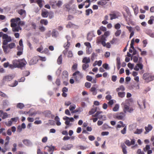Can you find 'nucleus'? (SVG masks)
Instances as JSON below:
<instances>
[{"instance_id": "c756f323", "label": "nucleus", "mask_w": 154, "mask_h": 154, "mask_svg": "<svg viewBox=\"0 0 154 154\" xmlns=\"http://www.w3.org/2000/svg\"><path fill=\"white\" fill-rule=\"evenodd\" d=\"M62 57L61 55H60L57 60V62L58 64L60 65L61 64L62 61Z\"/></svg>"}, {"instance_id": "ea45409f", "label": "nucleus", "mask_w": 154, "mask_h": 154, "mask_svg": "<svg viewBox=\"0 0 154 154\" xmlns=\"http://www.w3.org/2000/svg\"><path fill=\"white\" fill-rule=\"evenodd\" d=\"M76 108V106L75 104H72L70 105L69 107V109L72 112L74 111Z\"/></svg>"}, {"instance_id": "69168bd1", "label": "nucleus", "mask_w": 154, "mask_h": 154, "mask_svg": "<svg viewBox=\"0 0 154 154\" xmlns=\"http://www.w3.org/2000/svg\"><path fill=\"white\" fill-rule=\"evenodd\" d=\"M150 149V146L149 145H146V147L144 148L143 150L144 151L146 152L149 150Z\"/></svg>"}, {"instance_id": "58836bf2", "label": "nucleus", "mask_w": 154, "mask_h": 154, "mask_svg": "<svg viewBox=\"0 0 154 154\" xmlns=\"http://www.w3.org/2000/svg\"><path fill=\"white\" fill-rule=\"evenodd\" d=\"M92 52L91 47L89 48H86V53L88 54H91Z\"/></svg>"}, {"instance_id": "774afa93", "label": "nucleus", "mask_w": 154, "mask_h": 154, "mask_svg": "<svg viewBox=\"0 0 154 154\" xmlns=\"http://www.w3.org/2000/svg\"><path fill=\"white\" fill-rule=\"evenodd\" d=\"M70 44L69 42L68 41L67 42V45L64 47L65 49L66 50L68 49V48L70 46Z\"/></svg>"}, {"instance_id": "423d86ee", "label": "nucleus", "mask_w": 154, "mask_h": 154, "mask_svg": "<svg viewBox=\"0 0 154 154\" xmlns=\"http://www.w3.org/2000/svg\"><path fill=\"white\" fill-rule=\"evenodd\" d=\"M27 63V62L24 59H20L18 68L22 69L25 66Z\"/></svg>"}, {"instance_id": "39448f33", "label": "nucleus", "mask_w": 154, "mask_h": 154, "mask_svg": "<svg viewBox=\"0 0 154 154\" xmlns=\"http://www.w3.org/2000/svg\"><path fill=\"white\" fill-rule=\"evenodd\" d=\"M74 76L75 80L76 81H79L82 77V74L79 71H77L73 74Z\"/></svg>"}, {"instance_id": "ddd939ff", "label": "nucleus", "mask_w": 154, "mask_h": 154, "mask_svg": "<svg viewBox=\"0 0 154 154\" xmlns=\"http://www.w3.org/2000/svg\"><path fill=\"white\" fill-rule=\"evenodd\" d=\"M17 12L23 18H24L26 16V11L24 10L23 9H20Z\"/></svg>"}, {"instance_id": "6ab92c4d", "label": "nucleus", "mask_w": 154, "mask_h": 154, "mask_svg": "<svg viewBox=\"0 0 154 154\" xmlns=\"http://www.w3.org/2000/svg\"><path fill=\"white\" fill-rule=\"evenodd\" d=\"M34 110L33 109H30L28 112H24V113L29 114V116H32L35 114Z\"/></svg>"}, {"instance_id": "72a5a7b5", "label": "nucleus", "mask_w": 154, "mask_h": 154, "mask_svg": "<svg viewBox=\"0 0 154 154\" xmlns=\"http://www.w3.org/2000/svg\"><path fill=\"white\" fill-rule=\"evenodd\" d=\"M54 119L56 122V124L57 125H61V123L60 122V119L58 116H56L55 117Z\"/></svg>"}, {"instance_id": "9d476101", "label": "nucleus", "mask_w": 154, "mask_h": 154, "mask_svg": "<svg viewBox=\"0 0 154 154\" xmlns=\"http://www.w3.org/2000/svg\"><path fill=\"white\" fill-rule=\"evenodd\" d=\"M63 119L65 121V124L66 125H68L70 122H72L74 121V119L73 118H69L66 116L64 117Z\"/></svg>"}, {"instance_id": "6e6552de", "label": "nucleus", "mask_w": 154, "mask_h": 154, "mask_svg": "<svg viewBox=\"0 0 154 154\" xmlns=\"http://www.w3.org/2000/svg\"><path fill=\"white\" fill-rule=\"evenodd\" d=\"M125 116V114L124 112H121L120 113L115 115V118L119 120L124 119Z\"/></svg>"}, {"instance_id": "f03ea898", "label": "nucleus", "mask_w": 154, "mask_h": 154, "mask_svg": "<svg viewBox=\"0 0 154 154\" xmlns=\"http://www.w3.org/2000/svg\"><path fill=\"white\" fill-rule=\"evenodd\" d=\"M109 32L108 31L105 32L104 34L98 37L97 39V43H101L102 45H105V42L106 41V38L109 35Z\"/></svg>"}, {"instance_id": "79ce46f5", "label": "nucleus", "mask_w": 154, "mask_h": 154, "mask_svg": "<svg viewBox=\"0 0 154 154\" xmlns=\"http://www.w3.org/2000/svg\"><path fill=\"white\" fill-rule=\"evenodd\" d=\"M89 65L88 64L85 63L82 65V69L83 70H85L86 69L88 68Z\"/></svg>"}, {"instance_id": "473e14b6", "label": "nucleus", "mask_w": 154, "mask_h": 154, "mask_svg": "<svg viewBox=\"0 0 154 154\" xmlns=\"http://www.w3.org/2000/svg\"><path fill=\"white\" fill-rule=\"evenodd\" d=\"M26 126H18L17 128V131L20 132L22 129H24L26 128Z\"/></svg>"}, {"instance_id": "3c124183", "label": "nucleus", "mask_w": 154, "mask_h": 154, "mask_svg": "<svg viewBox=\"0 0 154 154\" xmlns=\"http://www.w3.org/2000/svg\"><path fill=\"white\" fill-rule=\"evenodd\" d=\"M97 56L96 54L94 53H93L91 55V59L92 61H93L95 57H96Z\"/></svg>"}, {"instance_id": "dca6fc26", "label": "nucleus", "mask_w": 154, "mask_h": 154, "mask_svg": "<svg viewBox=\"0 0 154 154\" xmlns=\"http://www.w3.org/2000/svg\"><path fill=\"white\" fill-rule=\"evenodd\" d=\"M18 119L17 117L11 118L10 120L8 122V124L9 125H11L12 124H15V123L17 122Z\"/></svg>"}, {"instance_id": "bf43d9fd", "label": "nucleus", "mask_w": 154, "mask_h": 154, "mask_svg": "<svg viewBox=\"0 0 154 154\" xmlns=\"http://www.w3.org/2000/svg\"><path fill=\"white\" fill-rule=\"evenodd\" d=\"M13 148L12 149V151L13 152H14L17 150V144L16 143H14L13 144Z\"/></svg>"}, {"instance_id": "052dcab7", "label": "nucleus", "mask_w": 154, "mask_h": 154, "mask_svg": "<svg viewBox=\"0 0 154 154\" xmlns=\"http://www.w3.org/2000/svg\"><path fill=\"white\" fill-rule=\"evenodd\" d=\"M120 27L121 25L119 23H117L115 25V29L117 30H119V29H120Z\"/></svg>"}, {"instance_id": "680f3d73", "label": "nucleus", "mask_w": 154, "mask_h": 154, "mask_svg": "<svg viewBox=\"0 0 154 154\" xmlns=\"http://www.w3.org/2000/svg\"><path fill=\"white\" fill-rule=\"evenodd\" d=\"M19 22L18 23V26H23L25 24V22L23 21H21L20 20L19 21Z\"/></svg>"}, {"instance_id": "a19ab883", "label": "nucleus", "mask_w": 154, "mask_h": 154, "mask_svg": "<svg viewBox=\"0 0 154 154\" xmlns=\"http://www.w3.org/2000/svg\"><path fill=\"white\" fill-rule=\"evenodd\" d=\"M109 15L110 16V20H111L117 18L116 15L115 14H110Z\"/></svg>"}, {"instance_id": "5fc2aeb1", "label": "nucleus", "mask_w": 154, "mask_h": 154, "mask_svg": "<svg viewBox=\"0 0 154 154\" xmlns=\"http://www.w3.org/2000/svg\"><path fill=\"white\" fill-rule=\"evenodd\" d=\"M73 57V53L71 51H69L68 52L67 57Z\"/></svg>"}, {"instance_id": "412c9836", "label": "nucleus", "mask_w": 154, "mask_h": 154, "mask_svg": "<svg viewBox=\"0 0 154 154\" xmlns=\"http://www.w3.org/2000/svg\"><path fill=\"white\" fill-rule=\"evenodd\" d=\"M145 128L146 131L144 132V134H146L152 130V126H147L145 127Z\"/></svg>"}, {"instance_id": "e433bc0d", "label": "nucleus", "mask_w": 154, "mask_h": 154, "mask_svg": "<svg viewBox=\"0 0 154 154\" xmlns=\"http://www.w3.org/2000/svg\"><path fill=\"white\" fill-rule=\"evenodd\" d=\"M125 90V88L123 85H121L119 88H118L116 89L117 92L119 91L120 90L124 91Z\"/></svg>"}, {"instance_id": "2f4dec72", "label": "nucleus", "mask_w": 154, "mask_h": 154, "mask_svg": "<svg viewBox=\"0 0 154 154\" xmlns=\"http://www.w3.org/2000/svg\"><path fill=\"white\" fill-rule=\"evenodd\" d=\"M68 77V73L66 71H64L62 73V77L67 78Z\"/></svg>"}, {"instance_id": "f3484780", "label": "nucleus", "mask_w": 154, "mask_h": 154, "mask_svg": "<svg viewBox=\"0 0 154 154\" xmlns=\"http://www.w3.org/2000/svg\"><path fill=\"white\" fill-rule=\"evenodd\" d=\"M73 147V145L72 144H67L63 146L62 148V149H64L65 150H67L70 149Z\"/></svg>"}, {"instance_id": "de8ad7c7", "label": "nucleus", "mask_w": 154, "mask_h": 154, "mask_svg": "<svg viewBox=\"0 0 154 154\" xmlns=\"http://www.w3.org/2000/svg\"><path fill=\"white\" fill-rule=\"evenodd\" d=\"M121 33V30H117L115 33V35L116 37L120 35Z\"/></svg>"}, {"instance_id": "8fccbe9b", "label": "nucleus", "mask_w": 154, "mask_h": 154, "mask_svg": "<svg viewBox=\"0 0 154 154\" xmlns=\"http://www.w3.org/2000/svg\"><path fill=\"white\" fill-rule=\"evenodd\" d=\"M0 96L4 98H7L8 97L6 94L0 91Z\"/></svg>"}, {"instance_id": "f257e3e1", "label": "nucleus", "mask_w": 154, "mask_h": 154, "mask_svg": "<svg viewBox=\"0 0 154 154\" xmlns=\"http://www.w3.org/2000/svg\"><path fill=\"white\" fill-rule=\"evenodd\" d=\"M19 20H20V18L19 17L12 18L11 20V26L12 28V30L13 32H18L19 30H21L20 26L17 25V22Z\"/></svg>"}, {"instance_id": "a211bd4d", "label": "nucleus", "mask_w": 154, "mask_h": 154, "mask_svg": "<svg viewBox=\"0 0 154 154\" xmlns=\"http://www.w3.org/2000/svg\"><path fill=\"white\" fill-rule=\"evenodd\" d=\"M102 113L103 112L102 111H98L94 115H93V116L95 117L98 116L99 119H102L103 116L102 115H100V114Z\"/></svg>"}, {"instance_id": "4468645a", "label": "nucleus", "mask_w": 154, "mask_h": 154, "mask_svg": "<svg viewBox=\"0 0 154 154\" xmlns=\"http://www.w3.org/2000/svg\"><path fill=\"white\" fill-rule=\"evenodd\" d=\"M46 147H47L48 148V151L49 152H50L51 151H52V152L54 151V146H47L45 147V148H46ZM44 154H48V153L47 152H44ZM50 154H53V152H52Z\"/></svg>"}, {"instance_id": "09e8293b", "label": "nucleus", "mask_w": 154, "mask_h": 154, "mask_svg": "<svg viewBox=\"0 0 154 154\" xmlns=\"http://www.w3.org/2000/svg\"><path fill=\"white\" fill-rule=\"evenodd\" d=\"M119 105L117 104H116L115 105V106L112 109L113 111L114 112H116L118 111L119 109Z\"/></svg>"}, {"instance_id": "e2e57ef3", "label": "nucleus", "mask_w": 154, "mask_h": 154, "mask_svg": "<svg viewBox=\"0 0 154 154\" xmlns=\"http://www.w3.org/2000/svg\"><path fill=\"white\" fill-rule=\"evenodd\" d=\"M55 83L57 86H59L60 84V81L59 79H57L55 82Z\"/></svg>"}, {"instance_id": "0e129e2a", "label": "nucleus", "mask_w": 154, "mask_h": 154, "mask_svg": "<svg viewBox=\"0 0 154 154\" xmlns=\"http://www.w3.org/2000/svg\"><path fill=\"white\" fill-rule=\"evenodd\" d=\"M5 129L4 128L0 129V133H2V134L4 135H6V134L4 131Z\"/></svg>"}, {"instance_id": "2eb2a0df", "label": "nucleus", "mask_w": 154, "mask_h": 154, "mask_svg": "<svg viewBox=\"0 0 154 154\" xmlns=\"http://www.w3.org/2000/svg\"><path fill=\"white\" fill-rule=\"evenodd\" d=\"M143 67V65L141 63L137 64L134 68V69L136 71H138L139 69H142Z\"/></svg>"}, {"instance_id": "f8f14e48", "label": "nucleus", "mask_w": 154, "mask_h": 154, "mask_svg": "<svg viewBox=\"0 0 154 154\" xmlns=\"http://www.w3.org/2000/svg\"><path fill=\"white\" fill-rule=\"evenodd\" d=\"M135 140L134 139H132L131 142L129 140H127L125 141V143L128 146H130L131 145L134 144Z\"/></svg>"}, {"instance_id": "5701e85b", "label": "nucleus", "mask_w": 154, "mask_h": 154, "mask_svg": "<svg viewBox=\"0 0 154 154\" xmlns=\"http://www.w3.org/2000/svg\"><path fill=\"white\" fill-rule=\"evenodd\" d=\"M107 2L106 0H100L97 2V4L98 5L103 6L106 5Z\"/></svg>"}, {"instance_id": "c03bdc74", "label": "nucleus", "mask_w": 154, "mask_h": 154, "mask_svg": "<svg viewBox=\"0 0 154 154\" xmlns=\"http://www.w3.org/2000/svg\"><path fill=\"white\" fill-rule=\"evenodd\" d=\"M37 3L39 7L41 8L43 6V5L42 3V0H37L36 2Z\"/></svg>"}, {"instance_id": "49530a36", "label": "nucleus", "mask_w": 154, "mask_h": 154, "mask_svg": "<svg viewBox=\"0 0 154 154\" xmlns=\"http://www.w3.org/2000/svg\"><path fill=\"white\" fill-rule=\"evenodd\" d=\"M86 15L87 16H88L89 15L90 13H92L93 11L91 9H88L86 10Z\"/></svg>"}, {"instance_id": "393cba45", "label": "nucleus", "mask_w": 154, "mask_h": 154, "mask_svg": "<svg viewBox=\"0 0 154 154\" xmlns=\"http://www.w3.org/2000/svg\"><path fill=\"white\" fill-rule=\"evenodd\" d=\"M23 143L27 146H29L31 145V142L28 140L24 139L23 140Z\"/></svg>"}, {"instance_id": "0eeeda50", "label": "nucleus", "mask_w": 154, "mask_h": 154, "mask_svg": "<svg viewBox=\"0 0 154 154\" xmlns=\"http://www.w3.org/2000/svg\"><path fill=\"white\" fill-rule=\"evenodd\" d=\"M123 110V111L124 112L125 114L127 112H128L130 113H131L134 110L132 108L130 107L129 106L127 105H124Z\"/></svg>"}, {"instance_id": "7ed1b4c3", "label": "nucleus", "mask_w": 154, "mask_h": 154, "mask_svg": "<svg viewBox=\"0 0 154 154\" xmlns=\"http://www.w3.org/2000/svg\"><path fill=\"white\" fill-rule=\"evenodd\" d=\"M0 37H2L3 40L2 45H6L8 42H11L12 40L11 36H9L6 34L2 32H0Z\"/></svg>"}, {"instance_id": "20e7f679", "label": "nucleus", "mask_w": 154, "mask_h": 154, "mask_svg": "<svg viewBox=\"0 0 154 154\" xmlns=\"http://www.w3.org/2000/svg\"><path fill=\"white\" fill-rule=\"evenodd\" d=\"M16 46V44L14 43H11L9 44L6 45H2V48L3 50V51L5 53H7L9 52L8 51V49H12L13 48H15Z\"/></svg>"}, {"instance_id": "7c9ffc66", "label": "nucleus", "mask_w": 154, "mask_h": 154, "mask_svg": "<svg viewBox=\"0 0 154 154\" xmlns=\"http://www.w3.org/2000/svg\"><path fill=\"white\" fill-rule=\"evenodd\" d=\"M51 35L52 37H56L58 35V32L54 29L52 30Z\"/></svg>"}, {"instance_id": "bb28decb", "label": "nucleus", "mask_w": 154, "mask_h": 154, "mask_svg": "<svg viewBox=\"0 0 154 154\" xmlns=\"http://www.w3.org/2000/svg\"><path fill=\"white\" fill-rule=\"evenodd\" d=\"M20 59L15 60L13 61L12 63L16 68L18 67Z\"/></svg>"}, {"instance_id": "aec40b11", "label": "nucleus", "mask_w": 154, "mask_h": 154, "mask_svg": "<svg viewBox=\"0 0 154 154\" xmlns=\"http://www.w3.org/2000/svg\"><path fill=\"white\" fill-rule=\"evenodd\" d=\"M38 60L37 57H34L30 60L29 63L31 64H34L36 63Z\"/></svg>"}, {"instance_id": "603ef678", "label": "nucleus", "mask_w": 154, "mask_h": 154, "mask_svg": "<svg viewBox=\"0 0 154 154\" xmlns=\"http://www.w3.org/2000/svg\"><path fill=\"white\" fill-rule=\"evenodd\" d=\"M149 75L147 73H145L144 74L143 76V79L146 80H147Z\"/></svg>"}, {"instance_id": "338daca9", "label": "nucleus", "mask_w": 154, "mask_h": 154, "mask_svg": "<svg viewBox=\"0 0 154 154\" xmlns=\"http://www.w3.org/2000/svg\"><path fill=\"white\" fill-rule=\"evenodd\" d=\"M117 77L116 76L113 75H112V77L111 80L113 82H115L117 80Z\"/></svg>"}, {"instance_id": "6e6d98bb", "label": "nucleus", "mask_w": 154, "mask_h": 154, "mask_svg": "<svg viewBox=\"0 0 154 154\" xmlns=\"http://www.w3.org/2000/svg\"><path fill=\"white\" fill-rule=\"evenodd\" d=\"M134 38L131 41V43L130 44L131 48H132L133 49H134Z\"/></svg>"}, {"instance_id": "b1692460", "label": "nucleus", "mask_w": 154, "mask_h": 154, "mask_svg": "<svg viewBox=\"0 0 154 154\" xmlns=\"http://www.w3.org/2000/svg\"><path fill=\"white\" fill-rule=\"evenodd\" d=\"M122 151L124 154H127V146L124 144H123L122 145Z\"/></svg>"}, {"instance_id": "c9c22d12", "label": "nucleus", "mask_w": 154, "mask_h": 154, "mask_svg": "<svg viewBox=\"0 0 154 154\" xmlns=\"http://www.w3.org/2000/svg\"><path fill=\"white\" fill-rule=\"evenodd\" d=\"M118 96L119 97L123 98L125 97V92L123 91L122 92H119L118 93Z\"/></svg>"}, {"instance_id": "1a4fd4ad", "label": "nucleus", "mask_w": 154, "mask_h": 154, "mask_svg": "<svg viewBox=\"0 0 154 154\" xmlns=\"http://www.w3.org/2000/svg\"><path fill=\"white\" fill-rule=\"evenodd\" d=\"M14 75H8L5 76L3 79V82H8L11 81L14 78Z\"/></svg>"}, {"instance_id": "37998d69", "label": "nucleus", "mask_w": 154, "mask_h": 154, "mask_svg": "<svg viewBox=\"0 0 154 154\" xmlns=\"http://www.w3.org/2000/svg\"><path fill=\"white\" fill-rule=\"evenodd\" d=\"M143 131L142 129H137L136 131L134 132V134H139L141 133Z\"/></svg>"}, {"instance_id": "4be33fe9", "label": "nucleus", "mask_w": 154, "mask_h": 154, "mask_svg": "<svg viewBox=\"0 0 154 154\" xmlns=\"http://www.w3.org/2000/svg\"><path fill=\"white\" fill-rule=\"evenodd\" d=\"M82 62L88 64L90 62V59L89 57H84L82 59Z\"/></svg>"}, {"instance_id": "9b49d317", "label": "nucleus", "mask_w": 154, "mask_h": 154, "mask_svg": "<svg viewBox=\"0 0 154 154\" xmlns=\"http://www.w3.org/2000/svg\"><path fill=\"white\" fill-rule=\"evenodd\" d=\"M137 103L140 109H143L146 108V107L145 100H143L142 102L140 101H139L137 102Z\"/></svg>"}, {"instance_id": "864d4df0", "label": "nucleus", "mask_w": 154, "mask_h": 154, "mask_svg": "<svg viewBox=\"0 0 154 154\" xmlns=\"http://www.w3.org/2000/svg\"><path fill=\"white\" fill-rule=\"evenodd\" d=\"M85 86L87 88H90L91 86V84L90 82H86L85 84Z\"/></svg>"}, {"instance_id": "a18cd8bd", "label": "nucleus", "mask_w": 154, "mask_h": 154, "mask_svg": "<svg viewBox=\"0 0 154 154\" xmlns=\"http://www.w3.org/2000/svg\"><path fill=\"white\" fill-rule=\"evenodd\" d=\"M133 60L135 63L137 62L138 61V57L136 56H134L131 57V60Z\"/></svg>"}, {"instance_id": "cd10ccee", "label": "nucleus", "mask_w": 154, "mask_h": 154, "mask_svg": "<svg viewBox=\"0 0 154 154\" xmlns=\"http://www.w3.org/2000/svg\"><path fill=\"white\" fill-rule=\"evenodd\" d=\"M146 33L147 35H149L151 37L154 38V33H152L151 30H146Z\"/></svg>"}, {"instance_id": "4c0bfd02", "label": "nucleus", "mask_w": 154, "mask_h": 154, "mask_svg": "<svg viewBox=\"0 0 154 154\" xmlns=\"http://www.w3.org/2000/svg\"><path fill=\"white\" fill-rule=\"evenodd\" d=\"M24 106V105L21 103H19L17 104V107L18 108H19L20 109L23 108Z\"/></svg>"}, {"instance_id": "a878e982", "label": "nucleus", "mask_w": 154, "mask_h": 154, "mask_svg": "<svg viewBox=\"0 0 154 154\" xmlns=\"http://www.w3.org/2000/svg\"><path fill=\"white\" fill-rule=\"evenodd\" d=\"M97 110V107H94L92 108L91 110L89 111L88 112V114L89 115H91L94 113L95 112H96Z\"/></svg>"}, {"instance_id": "4d7b16f0", "label": "nucleus", "mask_w": 154, "mask_h": 154, "mask_svg": "<svg viewBox=\"0 0 154 154\" xmlns=\"http://www.w3.org/2000/svg\"><path fill=\"white\" fill-rule=\"evenodd\" d=\"M103 47L106 46L107 48H110L111 47V45L110 43L109 42H107V43H106L105 42V45H102Z\"/></svg>"}, {"instance_id": "f704fd0d", "label": "nucleus", "mask_w": 154, "mask_h": 154, "mask_svg": "<svg viewBox=\"0 0 154 154\" xmlns=\"http://www.w3.org/2000/svg\"><path fill=\"white\" fill-rule=\"evenodd\" d=\"M40 23L41 24H44L45 25H47L48 23V22L47 20L42 19L40 20Z\"/></svg>"}, {"instance_id": "c85d7f7f", "label": "nucleus", "mask_w": 154, "mask_h": 154, "mask_svg": "<svg viewBox=\"0 0 154 154\" xmlns=\"http://www.w3.org/2000/svg\"><path fill=\"white\" fill-rule=\"evenodd\" d=\"M49 14L48 11H42L41 14L42 16L43 17H47Z\"/></svg>"}, {"instance_id": "13d9d810", "label": "nucleus", "mask_w": 154, "mask_h": 154, "mask_svg": "<svg viewBox=\"0 0 154 154\" xmlns=\"http://www.w3.org/2000/svg\"><path fill=\"white\" fill-rule=\"evenodd\" d=\"M2 118L3 119H5L8 117V115L7 113L3 112V113L2 114Z\"/></svg>"}]
</instances>
